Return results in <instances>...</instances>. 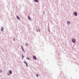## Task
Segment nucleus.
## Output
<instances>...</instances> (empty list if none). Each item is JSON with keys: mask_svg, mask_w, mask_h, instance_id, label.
Returning a JSON list of instances; mask_svg holds the SVG:
<instances>
[{"mask_svg": "<svg viewBox=\"0 0 79 79\" xmlns=\"http://www.w3.org/2000/svg\"><path fill=\"white\" fill-rule=\"evenodd\" d=\"M14 41H15V38L14 39Z\"/></svg>", "mask_w": 79, "mask_h": 79, "instance_id": "nucleus-17", "label": "nucleus"}, {"mask_svg": "<svg viewBox=\"0 0 79 79\" xmlns=\"http://www.w3.org/2000/svg\"><path fill=\"white\" fill-rule=\"evenodd\" d=\"M16 17H17V19H19V20H20V19L19 18V17L17 15Z\"/></svg>", "mask_w": 79, "mask_h": 79, "instance_id": "nucleus-6", "label": "nucleus"}, {"mask_svg": "<svg viewBox=\"0 0 79 79\" xmlns=\"http://www.w3.org/2000/svg\"><path fill=\"white\" fill-rule=\"evenodd\" d=\"M34 2H39V1L38 0H34Z\"/></svg>", "mask_w": 79, "mask_h": 79, "instance_id": "nucleus-9", "label": "nucleus"}, {"mask_svg": "<svg viewBox=\"0 0 79 79\" xmlns=\"http://www.w3.org/2000/svg\"><path fill=\"white\" fill-rule=\"evenodd\" d=\"M24 56H23V55L22 54V58L23 59L24 58Z\"/></svg>", "mask_w": 79, "mask_h": 79, "instance_id": "nucleus-12", "label": "nucleus"}, {"mask_svg": "<svg viewBox=\"0 0 79 79\" xmlns=\"http://www.w3.org/2000/svg\"><path fill=\"white\" fill-rule=\"evenodd\" d=\"M22 50L23 52H24V48H23V46H21Z\"/></svg>", "mask_w": 79, "mask_h": 79, "instance_id": "nucleus-4", "label": "nucleus"}, {"mask_svg": "<svg viewBox=\"0 0 79 79\" xmlns=\"http://www.w3.org/2000/svg\"><path fill=\"white\" fill-rule=\"evenodd\" d=\"M9 73L10 74H12V72L11 71V70H10L9 71Z\"/></svg>", "mask_w": 79, "mask_h": 79, "instance_id": "nucleus-8", "label": "nucleus"}, {"mask_svg": "<svg viewBox=\"0 0 79 79\" xmlns=\"http://www.w3.org/2000/svg\"><path fill=\"white\" fill-rule=\"evenodd\" d=\"M74 15H75V16H77V13L76 12H74Z\"/></svg>", "mask_w": 79, "mask_h": 79, "instance_id": "nucleus-3", "label": "nucleus"}, {"mask_svg": "<svg viewBox=\"0 0 79 79\" xmlns=\"http://www.w3.org/2000/svg\"><path fill=\"white\" fill-rule=\"evenodd\" d=\"M8 75H10V74L8 73Z\"/></svg>", "mask_w": 79, "mask_h": 79, "instance_id": "nucleus-18", "label": "nucleus"}, {"mask_svg": "<svg viewBox=\"0 0 79 79\" xmlns=\"http://www.w3.org/2000/svg\"><path fill=\"white\" fill-rule=\"evenodd\" d=\"M72 41L74 44L76 43V40L74 38L72 39Z\"/></svg>", "mask_w": 79, "mask_h": 79, "instance_id": "nucleus-1", "label": "nucleus"}, {"mask_svg": "<svg viewBox=\"0 0 79 79\" xmlns=\"http://www.w3.org/2000/svg\"><path fill=\"white\" fill-rule=\"evenodd\" d=\"M23 62L24 63H25L26 64V65L27 66V67H28V66H27V63H26L25 61H24Z\"/></svg>", "mask_w": 79, "mask_h": 79, "instance_id": "nucleus-5", "label": "nucleus"}, {"mask_svg": "<svg viewBox=\"0 0 79 79\" xmlns=\"http://www.w3.org/2000/svg\"><path fill=\"white\" fill-rule=\"evenodd\" d=\"M33 58L34 60H37V58L35 56H33Z\"/></svg>", "mask_w": 79, "mask_h": 79, "instance_id": "nucleus-2", "label": "nucleus"}, {"mask_svg": "<svg viewBox=\"0 0 79 79\" xmlns=\"http://www.w3.org/2000/svg\"><path fill=\"white\" fill-rule=\"evenodd\" d=\"M36 30H37V31H37V29H36Z\"/></svg>", "mask_w": 79, "mask_h": 79, "instance_id": "nucleus-19", "label": "nucleus"}, {"mask_svg": "<svg viewBox=\"0 0 79 79\" xmlns=\"http://www.w3.org/2000/svg\"><path fill=\"white\" fill-rule=\"evenodd\" d=\"M28 19H29V20H31V17H29V16H28Z\"/></svg>", "mask_w": 79, "mask_h": 79, "instance_id": "nucleus-10", "label": "nucleus"}, {"mask_svg": "<svg viewBox=\"0 0 79 79\" xmlns=\"http://www.w3.org/2000/svg\"><path fill=\"white\" fill-rule=\"evenodd\" d=\"M1 31H3V27H1Z\"/></svg>", "mask_w": 79, "mask_h": 79, "instance_id": "nucleus-11", "label": "nucleus"}, {"mask_svg": "<svg viewBox=\"0 0 79 79\" xmlns=\"http://www.w3.org/2000/svg\"><path fill=\"white\" fill-rule=\"evenodd\" d=\"M0 72L1 73H2V70H0Z\"/></svg>", "mask_w": 79, "mask_h": 79, "instance_id": "nucleus-16", "label": "nucleus"}, {"mask_svg": "<svg viewBox=\"0 0 79 79\" xmlns=\"http://www.w3.org/2000/svg\"><path fill=\"white\" fill-rule=\"evenodd\" d=\"M27 60H30V59H29V57H27Z\"/></svg>", "mask_w": 79, "mask_h": 79, "instance_id": "nucleus-14", "label": "nucleus"}, {"mask_svg": "<svg viewBox=\"0 0 79 79\" xmlns=\"http://www.w3.org/2000/svg\"><path fill=\"white\" fill-rule=\"evenodd\" d=\"M25 45H26V46H27V45H28V44L27 43H26Z\"/></svg>", "mask_w": 79, "mask_h": 79, "instance_id": "nucleus-13", "label": "nucleus"}, {"mask_svg": "<svg viewBox=\"0 0 79 79\" xmlns=\"http://www.w3.org/2000/svg\"><path fill=\"white\" fill-rule=\"evenodd\" d=\"M36 76H37V77H39V75H38V74H36Z\"/></svg>", "mask_w": 79, "mask_h": 79, "instance_id": "nucleus-15", "label": "nucleus"}, {"mask_svg": "<svg viewBox=\"0 0 79 79\" xmlns=\"http://www.w3.org/2000/svg\"><path fill=\"white\" fill-rule=\"evenodd\" d=\"M70 22L68 21H67V24L68 25H69V24H70Z\"/></svg>", "mask_w": 79, "mask_h": 79, "instance_id": "nucleus-7", "label": "nucleus"}]
</instances>
